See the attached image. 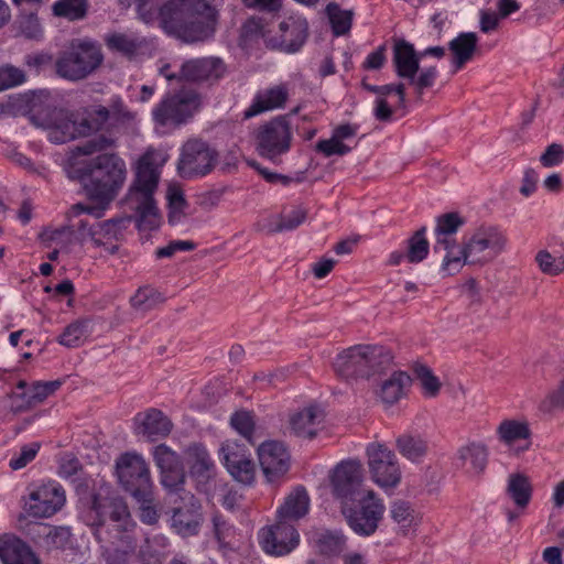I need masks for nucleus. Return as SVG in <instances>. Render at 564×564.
I'll return each mask as SVG.
<instances>
[{"label": "nucleus", "instance_id": "61", "mask_svg": "<svg viewBox=\"0 0 564 564\" xmlns=\"http://www.w3.org/2000/svg\"><path fill=\"white\" fill-rule=\"evenodd\" d=\"M564 161V147L561 143H551L540 156V163L543 167H554Z\"/></svg>", "mask_w": 564, "mask_h": 564}, {"label": "nucleus", "instance_id": "35", "mask_svg": "<svg viewBox=\"0 0 564 564\" xmlns=\"http://www.w3.org/2000/svg\"><path fill=\"white\" fill-rule=\"evenodd\" d=\"M109 119L110 111L107 107L86 109L80 118L76 117L78 138H86L100 131Z\"/></svg>", "mask_w": 564, "mask_h": 564}, {"label": "nucleus", "instance_id": "7", "mask_svg": "<svg viewBox=\"0 0 564 564\" xmlns=\"http://www.w3.org/2000/svg\"><path fill=\"white\" fill-rule=\"evenodd\" d=\"M292 140L290 115H279L270 119L260 124L254 133L258 154L274 163L291 150Z\"/></svg>", "mask_w": 564, "mask_h": 564}, {"label": "nucleus", "instance_id": "9", "mask_svg": "<svg viewBox=\"0 0 564 564\" xmlns=\"http://www.w3.org/2000/svg\"><path fill=\"white\" fill-rule=\"evenodd\" d=\"M200 106V95L192 88H183L167 95L153 109V120L160 126L185 123Z\"/></svg>", "mask_w": 564, "mask_h": 564}, {"label": "nucleus", "instance_id": "1", "mask_svg": "<svg viewBox=\"0 0 564 564\" xmlns=\"http://www.w3.org/2000/svg\"><path fill=\"white\" fill-rule=\"evenodd\" d=\"M115 143L113 138L99 134L76 147L66 167L68 177L84 183L88 196L101 204L110 203L123 186L127 177L124 161L116 153H101L86 161H77L76 155H91Z\"/></svg>", "mask_w": 564, "mask_h": 564}, {"label": "nucleus", "instance_id": "10", "mask_svg": "<svg viewBox=\"0 0 564 564\" xmlns=\"http://www.w3.org/2000/svg\"><path fill=\"white\" fill-rule=\"evenodd\" d=\"M218 162V152L207 142L192 139L181 149L177 173L182 178L192 180L209 174Z\"/></svg>", "mask_w": 564, "mask_h": 564}, {"label": "nucleus", "instance_id": "14", "mask_svg": "<svg viewBox=\"0 0 564 564\" xmlns=\"http://www.w3.org/2000/svg\"><path fill=\"white\" fill-rule=\"evenodd\" d=\"M227 70L226 63L218 56L191 58L182 64L180 79L214 86L225 77Z\"/></svg>", "mask_w": 564, "mask_h": 564}, {"label": "nucleus", "instance_id": "4", "mask_svg": "<svg viewBox=\"0 0 564 564\" xmlns=\"http://www.w3.org/2000/svg\"><path fill=\"white\" fill-rule=\"evenodd\" d=\"M159 173L148 159L139 161L135 178L129 189L127 204L135 212L139 229H154L159 226V209L153 194L158 187Z\"/></svg>", "mask_w": 564, "mask_h": 564}, {"label": "nucleus", "instance_id": "8", "mask_svg": "<svg viewBox=\"0 0 564 564\" xmlns=\"http://www.w3.org/2000/svg\"><path fill=\"white\" fill-rule=\"evenodd\" d=\"M117 476L122 488L134 499L147 501L152 494L148 464L135 453L122 454L116 462Z\"/></svg>", "mask_w": 564, "mask_h": 564}, {"label": "nucleus", "instance_id": "57", "mask_svg": "<svg viewBox=\"0 0 564 564\" xmlns=\"http://www.w3.org/2000/svg\"><path fill=\"white\" fill-rule=\"evenodd\" d=\"M539 409L547 414L564 410V378L560 381L557 388L550 391L540 402Z\"/></svg>", "mask_w": 564, "mask_h": 564}, {"label": "nucleus", "instance_id": "2", "mask_svg": "<svg viewBox=\"0 0 564 564\" xmlns=\"http://www.w3.org/2000/svg\"><path fill=\"white\" fill-rule=\"evenodd\" d=\"M223 2L209 0H170L162 9V28L184 43L206 42L214 37Z\"/></svg>", "mask_w": 564, "mask_h": 564}, {"label": "nucleus", "instance_id": "41", "mask_svg": "<svg viewBox=\"0 0 564 564\" xmlns=\"http://www.w3.org/2000/svg\"><path fill=\"white\" fill-rule=\"evenodd\" d=\"M106 46L109 51L119 53L128 59L138 55L142 42L124 33H111L105 37Z\"/></svg>", "mask_w": 564, "mask_h": 564}, {"label": "nucleus", "instance_id": "56", "mask_svg": "<svg viewBox=\"0 0 564 564\" xmlns=\"http://www.w3.org/2000/svg\"><path fill=\"white\" fill-rule=\"evenodd\" d=\"M25 80L26 75L22 69L13 65L0 66V91L19 86Z\"/></svg>", "mask_w": 564, "mask_h": 564}, {"label": "nucleus", "instance_id": "19", "mask_svg": "<svg viewBox=\"0 0 564 564\" xmlns=\"http://www.w3.org/2000/svg\"><path fill=\"white\" fill-rule=\"evenodd\" d=\"M506 243V236L497 228L490 227L477 231L466 245L470 263L490 261L505 249Z\"/></svg>", "mask_w": 564, "mask_h": 564}, {"label": "nucleus", "instance_id": "25", "mask_svg": "<svg viewBox=\"0 0 564 564\" xmlns=\"http://www.w3.org/2000/svg\"><path fill=\"white\" fill-rule=\"evenodd\" d=\"M280 45L288 53L297 52L308 36V22L305 18L292 14L279 24Z\"/></svg>", "mask_w": 564, "mask_h": 564}, {"label": "nucleus", "instance_id": "27", "mask_svg": "<svg viewBox=\"0 0 564 564\" xmlns=\"http://www.w3.org/2000/svg\"><path fill=\"white\" fill-rule=\"evenodd\" d=\"M324 421V412L316 405H310L293 414L290 429L297 437L313 438Z\"/></svg>", "mask_w": 564, "mask_h": 564}, {"label": "nucleus", "instance_id": "42", "mask_svg": "<svg viewBox=\"0 0 564 564\" xmlns=\"http://www.w3.org/2000/svg\"><path fill=\"white\" fill-rule=\"evenodd\" d=\"M231 427L245 437L251 445L258 441L254 414L251 411L239 410L230 416Z\"/></svg>", "mask_w": 564, "mask_h": 564}, {"label": "nucleus", "instance_id": "24", "mask_svg": "<svg viewBox=\"0 0 564 564\" xmlns=\"http://www.w3.org/2000/svg\"><path fill=\"white\" fill-rule=\"evenodd\" d=\"M288 99L289 90L283 84L259 90L251 105L243 111V119L248 120L263 112L283 108Z\"/></svg>", "mask_w": 564, "mask_h": 564}, {"label": "nucleus", "instance_id": "50", "mask_svg": "<svg viewBox=\"0 0 564 564\" xmlns=\"http://www.w3.org/2000/svg\"><path fill=\"white\" fill-rule=\"evenodd\" d=\"M437 76V67L430 66L422 69L420 68L416 75L409 77L406 80L411 86H413L416 96L421 98L425 89L432 88L434 86Z\"/></svg>", "mask_w": 564, "mask_h": 564}, {"label": "nucleus", "instance_id": "64", "mask_svg": "<svg viewBox=\"0 0 564 564\" xmlns=\"http://www.w3.org/2000/svg\"><path fill=\"white\" fill-rule=\"evenodd\" d=\"M391 517L402 528H408L413 521V510L404 501H395L391 506Z\"/></svg>", "mask_w": 564, "mask_h": 564}, {"label": "nucleus", "instance_id": "29", "mask_svg": "<svg viewBox=\"0 0 564 564\" xmlns=\"http://www.w3.org/2000/svg\"><path fill=\"white\" fill-rule=\"evenodd\" d=\"M310 497L302 486L296 487L284 500L276 511V518L294 524L307 514Z\"/></svg>", "mask_w": 564, "mask_h": 564}, {"label": "nucleus", "instance_id": "49", "mask_svg": "<svg viewBox=\"0 0 564 564\" xmlns=\"http://www.w3.org/2000/svg\"><path fill=\"white\" fill-rule=\"evenodd\" d=\"M90 322L88 319H79L69 324L58 337V343L66 347H78L88 336Z\"/></svg>", "mask_w": 564, "mask_h": 564}, {"label": "nucleus", "instance_id": "40", "mask_svg": "<svg viewBox=\"0 0 564 564\" xmlns=\"http://www.w3.org/2000/svg\"><path fill=\"white\" fill-rule=\"evenodd\" d=\"M325 13L335 36L346 35L350 32L354 10H343L337 2H329L325 8Z\"/></svg>", "mask_w": 564, "mask_h": 564}, {"label": "nucleus", "instance_id": "34", "mask_svg": "<svg viewBox=\"0 0 564 564\" xmlns=\"http://www.w3.org/2000/svg\"><path fill=\"white\" fill-rule=\"evenodd\" d=\"M465 224V220L458 213H446L436 218V227L434 229L435 243L433 251L441 254V246L448 243L449 240H456L454 235L458 231L459 227Z\"/></svg>", "mask_w": 564, "mask_h": 564}, {"label": "nucleus", "instance_id": "30", "mask_svg": "<svg viewBox=\"0 0 564 564\" xmlns=\"http://www.w3.org/2000/svg\"><path fill=\"white\" fill-rule=\"evenodd\" d=\"M457 458L460 466L471 475H481L488 464V448L485 444L478 442L468 443L457 451Z\"/></svg>", "mask_w": 564, "mask_h": 564}, {"label": "nucleus", "instance_id": "5", "mask_svg": "<svg viewBox=\"0 0 564 564\" xmlns=\"http://www.w3.org/2000/svg\"><path fill=\"white\" fill-rule=\"evenodd\" d=\"M105 56L99 44L91 40H73L55 61V72L64 79L79 82L95 73Z\"/></svg>", "mask_w": 564, "mask_h": 564}, {"label": "nucleus", "instance_id": "37", "mask_svg": "<svg viewBox=\"0 0 564 564\" xmlns=\"http://www.w3.org/2000/svg\"><path fill=\"white\" fill-rule=\"evenodd\" d=\"M466 250L467 246H460L456 240H449L448 243L442 245L441 253H444L442 269L449 275L459 272L466 262L470 263V257Z\"/></svg>", "mask_w": 564, "mask_h": 564}, {"label": "nucleus", "instance_id": "17", "mask_svg": "<svg viewBox=\"0 0 564 564\" xmlns=\"http://www.w3.org/2000/svg\"><path fill=\"white\" fill-rule=\"evenodd\" d=\"M65 503V491L63 487L50 481L33 490L25 501L24 510L29 517L50 518L55 514Z\"/></svg>", "mask_w": 564, "mask_h": 564}, {"label": "nucleus", "instance_id": "54", "mask_svg": "<svg viewBox=\"0 0 564 564\" xmlns=\"http://www.w3.org/2000/svg\"><path fill=\"white\" fill-rule=\"evenodd\" d=\"M361 86L365 90L376 94L378 97H383L395 94L398 96V106L405 107V84L397 83V84H387L382 86L371 85L367 82L362 80Z\"/></svg>", "mask_w": 564, "mask_h": 564}, {"label": "nucleus", "instance_id": "47", "mask_svg": "<svg viewBox=\"0 0 564 564\" xmlns=\"http://www.w3.org/2000/svg\"><path fill=\"white\" fill-rule=\"evenodd\" d=\"M397 447L411 462L420 460L427 451L426 442L420 436L403 434L397 438Z\"/></svg>", "mask_w": 564, "mask_h": 564}, {"label": "nucleus", "instance_id": "53", "mask_svg": "<svg viewBox=\"0 0 564 564\" xmlns=\"http://www.w3.org/2000/svg\"><path fill=\"white\" fill-rule=\"evenodd\" d=\"M170 0H134L137 6V11L145 23H151L155 19L160 20V24L162 25V14L161 9L169 2Z\"/></svg>", "mask_w": 564, "mask_h": 564}, {"label": "nucleus", "instance_id": "31", "mask_svg": "<svg viewBox=\"0 0 564 564\" xmlns=\"http://www.w3.org/2000/svg\"><path fill=\"white\" fill-rule=\"evenodd\" d=\"M477 44L478 36L474 32L459 33L448 43V48L453 55L452 63L455 72L462 69L465 64L473 58L477 50Z\"/></svg>", "mask_w": 564, "mask_h": 564}, {"label": "nucleus", "instance_id": "48", "mask_svg": "<svg viewBox=\"0 0 564 564\" xmlns=\"http://www.w3.org/2000/svg\"><path fill=\"white\" fill-rule=\"evenodd\" d=\"M62 382L59 380L53 381H37L32 384V387L24 391L21 397L25 399L29 406H34L42 403L50 395H52L59 387Z\"/></svg>", "mask_w": 564, "mask_h": 564}, {"label": "nucleus", "instance_id": "38", "mask_svg": "<svg viewBox=\"0 0 564 564\" xmlns=\"http://www.w3.org/2000/svg\"><path fill=\"white\" fill-rule=\"evenodd\" d=\"M411 378L406 372L394 371L391 377L381 384L379 397L386 404L398 402L404 394V388L410 383Z\"/></svg>", "mask_w": 564, "mask_h": 564}, {"label": "nucleus", "instance_id": "52", "mask_svg": "<svg viewBox=\"0 0 564 564\" xmlns=\"http://www.w3.org/2000/svg\"><path fill=\"white\" fill-rule=\"evenodd\" d=\"M540 270L547 275H558L564 272V253L556 258L547 250H541L535 256Z\"/></svg>", "mask_w": 564, "mask_h": 564}, {"label": "nucleus", "instance_id": "46", "mask_svg": "<svg viewBox=\"0 0 564 564\" xmlns=\"http://www.w3.org/2000/svg\"><path fill=\"white\" fill-rule=\"evenodd\" d=\"M405 257L410 263H420L429 254L430 242L426 239V227L422 226L409 239Z\"/></svg>", "mask_w": 564, "mask_h": 564}, {"label": "nucleus", "instance_id": "32", "mask_svg": "<svg viewBox=\"0 0 564 564\" xmlns=\"http://www.w3.org/2000/svg\"><path fill=\"white\" fill-rule=\"evenodd\" d=\"M0 560L3 564H39L30 546L18 538L0 541Z\"/></svg>", "mask_w": 564, "mask_h": 564}, {"label": "nucleus", "instance_id": "63", "mask_svg": "<svg viewBox=\"0 0 564 564\" xmlns=\"http://www.w3.org/2000/svg\"><path fill=\"white\" fill-rule=\"evenodd\" d=\"M130 302L134 308L149 311L156 302V292L150 288H140Z\"/></svg>", "mask_w": 564, "mask_h": 564}, {"label": "nucleus", "instance_id": "44", "mask_svg": "<svg viewBox=\"0 0 564 564\" xmlns=\"http://www.w3.org/2000/svg\"><path fill=\"white\" fill-rule=\"evenodd\" d=\"M87 11V0H57L52 6V12L55 17L64 18L68 21H78L84 19Z\"/></svg>", "mask_w": 564, "mask_h": 564}, {"label": "nucleus", "instance_id": "18", "mask_svg": "<svg viewBox=\"0 0 564 564\" xmlns=\"http://www.w3.org/2000/svg\"><path fill=\"white\" fill-rule=\"evenodd\" d=\"M152 455L160 470L163 487L171 492L184 491L185 470L181 456L166 444L156 445Z\"/></svg>", "mask_w": 564, "mask_h": 564}, {"label": "nucleus", "instance_id": "51", "mask_svg": "<svg viewBox=\"0 0 564 564\" xmlns=\"http://www.w3.org/2000/svg\"><path fill=\"white\" fill-rule=\"evenodd\" d=\"M413 373L420 381L425 395L435 397L441 389L440 380L433 375L432 370L427 366L415 364L413 366Z\"/></svg>", "mask_w": 564, "mask_h": 564}, {"label": "nucleus", "instance_id": "23", "mask_svg": "<svg viewBox=\"0 0 564 564\" xmlns=\"http://www.w3.org/2000/svg\"><path fill=\"white\" fill-rule=\"evenodd\" d=\"M368 345H356L337 355L333 364L336 373L345 379L369 378L366 368Z\"/></svg>", "mask_w": 564, "mask_h": 564}, {"label": "nucleus", "instance_id": "20", "mask_svg": "<svg viewBox=\"0 0 564 564\" xmlns=\"http://www.w3.org/2000/svg\"><path fill=\"white\" fill-rule=\"evenodd\" d=\"M260 467L268 481H274L290 467V454L283 443L265 441L258 447Z\"/></svg>", "mask_w": 564, "mask_h": 564}, {"label": "nucleus", "instance_id": "36", "mask_svg": "<svg viewBox=\"0 0 564 564\" xmlns=\"http://www.w3.org/2000/svg\"><path fill=\"white\" fill-rule=\"evenodd\" d=\"M132 219L133 217L129 216L122 218H112L102 223H98L96 226H90L88 236L91 241L119 240L122 237L123 230L127 228V224H129Z\"/></svg>", "mask_w": 564, "mask_h": 564}, {"label": "nucleus", "instance_id": "12", "mask_svg": "<svg viewBox=\"0 0 564 564\" xmlns=\"http://www.w3.org/2000/svg\"><path fill=\"white\" fill-rule=\"evenodd\" d=\"M386 507L381 499L376 498L373 490H368L359 499V507H345L343 513L349 528L358 535L369 536L376 532L383 517Z\"/></svg>", "mask_w": 564, "mask_h": 564}, {"label": "nucleus", "instance_id": "58", "mask_svg": "<svg viewBox=\"0 0 564 564\" xmlns=\"http://www.w3.org/2000/svg\"><path fill=\"white\" fill-rule=\"evenodd\" d=\"M137 542L132 547L129 545L115 546L113 550H107L102 553L106 564H134L133 555L135 553Z\"/></svg>", "mask_w": 564, "mask_h": 564}, {"label": "nucleus", "instance_id": "11", "mask_svg": "<svg viewBox=\"0 0 564 564\" xmlns=\"http://www.w3.org/2000/svg\"><path fill=\"white\" fill-rule=\"evenodd\" d=\"M366 454L373 482L386 490L395 488L401 481V469L395 454L381 443H370Z\"/></svg>", "mask_w": 564, "mask_h": 564}, {"label": "nucleus", "instance_id": "21", "mask_svg": "<svg viewBox=\"0 0 564 564\" xmlns=\"http://www.w3.org/2000/svg\"><path fill=\"white\" fill-rule=\"evenodd\" d=\"M134 432L149 442H155L170 435L173 429L172 421L159 409L150 408L139 412L134 419Z\"/></svg>", "mask_w": 564, "mask_h": 564}, {"label": "nucleus", "instance_id": "33", "mask_svg": "<svg viewBox=\"0 0 564 564\" xmlns=\"http://www.w3.org/2000/svg\"><path fill=\"white\" fill-rule=\"evenodd\" d=\"M186 454L192 476L199 481L208 480L212 477L215 465L206 447L194 443L187 447Z\"/></svg>", "mask_w": 564, "mask_h": 564}, {"label": "nucleus", "instance_id": "55", "mask_svg": "<svg viewBox=\"0 0 564 564\" xmlns=\"http://www.w3.org/2000/svg\"><path fill=\"white\" fill-rule=\"evenodd\" d=\"M138 558L141 564H163L166 558V553L163 545L160 546L156 541L145 540V543L140 546Z\"/></svg>", "mask_w": 564, "mask_h": 564}, {"label": "nucleus", "instance_id": "3", "mask_svg": "<svg viewBox=\"0 0 564 564\" xmlns=\"http://www.w3.org/2000/svg\"><path fill=\"white\" fill-rule=\"evenodd\" d=\"M84 521L93 529V534L99 543L132 547L133 542H137V523L126 501L119 496L94 492L84 513Z\"/></svg>", "mask_w": 564, "mask_h": 564}, {"label": "nucleus", "instance_id": "26", "mask_svg": "<svg viewBox=\"0 0 564 564\" xmlns=\"http://www.w3.org/2000/svg\"><path fill=\"white\" fill-rule=\"evenodd\" d=\"M421 55L413 44L405 40H398L393 46L392 64L398 77L408 79L420 70Z\"/></svg>", "mask_w": 564, "mask_h": 564}, {"label": "nucleus", "instance_id": "45", "mask_svg": "<svg viewBox=\"0 0 564 564\" xmlns=\"http://www.w3.org/2000/svg\"><path fill=\"white\" fill-rule=\"evenodd\" d=\"M497 433L500 441L508 445L519 440H528L531 436L529 424L516 420L502 421L497 429Z\"/></svg>", "mask_w": 564, "mask_h": 564}, {"label": "nucleus", "instance_id": "28", "mask_svg": "<svg viewBox=\"0 0 564 564\" xmlns=\"http://www.w3.org/2000/svg\"><path fill=\"white\" fill-rule=\"evenodd\" d=\"M307 217V210L303 207H294L289 213L270 216L262 224L257 225L258 230L267 235L291 231L301 226Z\"/></svg>", "mask_w": 564, "mask_h": 564}, {"label": "nucleus", "instance_id": "16", "mask_svg": "<svg viewBox=\"0 0 564 564\" xmlns=\"http://www.w3.org/2000/svg\"><path fill=\"white\" fill-rule=\"evenodd\" d=\"M221 460L231 477L243 484L254 481L256 465L249 449L236 441H226L220 448Z\"/></svg>", "mask_w": 564, "mask_h": 564}, {"label": "nucleus", "instance_id": "15", "mask_svg": "<svg viewBox=\"0 0 564 564\" xmlns=\"http://www.w3.org/2000/svg\"><path fill=\"white\" fill-rule=\"evenodd\" d=\"M362 474V465L358 460L339 463L330 476L334 496L343 501L356 500L361 494Z\"/></svg>", "mask_w": 564, "mask_h": 564}, {"label": "nucleus", "instance_id": "39", "mask_svg": "<svg viewBox=\"0 0 564 564\" xmlns=\"http://www.w3.org/2000/svg\"><path fill=\"white\" fill-rule=\"evenodd\" d=\"M507 494L519 508H525L532 497V485L528 476L511 474L508 479Z\"/></svg>", "mask_w": 564, "mask_h": 564}, {"label": "nucleus", "instance_id": "62", "mask_svg": "<svg viewBox=\"0 0 564 564\" xmlns=\"http://www.w3.org/2000/svg\"><path fill=\"white\" fill-rule=\"evenodd\" d=\"M40 449L39 443H32L22 446L20 454L17 457L10 459L9 466L13 470L24 468L30 462H32Z\"/></svg>", "mask_w": 564, "mask_h": 564}, {"label": "nucleus", "instance_id": "43", "mask_svg": "<svg viewBox=\"0 0 564 564\" xmlns=\"http://www.w3.org/2000/svg\"><path fill=\"white\" fill-rule=\"evenodd\" d=\"M366 368L369 370V377L387 370L392 364L391 351L380 345H368Z\"/></svg>", "mask_w": 564, "mask_h": 564}, {"label": "nucleus", "instance_id": "22", "mask_svg": "<svg viewBox=\"0 0 564 564\" xmlns=\"http://www.w3.org/2000/svg\"><path fill=\"white\" fill-rule=\"evenodd\" d=\"M187 503L184 507L173 509L171 525L182 536L196 535L199 532L203 516L199 501L191 494L185 492Z\"/></svg>", "mask_w": 564, "mask_h": 564}, {"label": "nucleus", "instance_id": "13", "mask_svg": "<svg viewBox=\"0 0 564 564\" xmlns=\"http://www.w3.org/2000/svg\"><path fill=\"white\" fill-rule=\"evenodd\" d=\"M258 540L267 554L284 556L299 545L300 534L294 524L276 518L275 524L259 531Z\"/></svg>", "mask_w": 564, "mask_h": 564}, {"label": "nucleus", "instance_id": "6", "mask_svg": "<svg viewBox=\"0 0 564 564\" xmlns=\"http://www.w3.org/2000/svg\"><path fill=\"white\" fill-rule=\"evenodd\" d=\"M47 91H33L26 96V106L33 119L42 120L41 124L47 129L48 139L56 144L66 143L78 138L76 117L69 111L56 109L48 111L45 102L48 100Z\"/></svg>", "mask_w": 564, "mask_h": 564}, {"label": "nucleus", "instance_id": "59", "mask_svg": "<svg viewBox=\"0 0 564 564\" xmlns=\"http://www.w3.org/2000/svg\"><path fill=\"white\" fill-rule=\"evenodd\" d=\"M344 542L343 535L325 532L317 539V547L322 554L332 555L341 551Z\"/></svg>", "mask_w": 564, "mask_h": 564}, {"label": "nucleus", "instance_id": "60", "mask_svg": "<svg viewBox=\"0 0 564 564\" xmlns=\"http://www.w3.org/2000/svg\"><path fill=\"white\" fill-rule=\"evenodd\" d=\"M350 148L339 141L334 134L329 139L319 140L316 143V151L325 156L345 155L350 152Z\"/></svg>", "mask_w": 564, "mask_h": 564}]
</instances>
